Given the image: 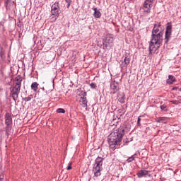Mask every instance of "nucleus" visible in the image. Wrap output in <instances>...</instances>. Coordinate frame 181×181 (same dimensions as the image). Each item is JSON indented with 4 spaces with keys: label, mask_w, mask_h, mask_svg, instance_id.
<instances>
[{
    "label": "nucleus",
    "mask_w": 181,
    "mask_h": 181,
    "mask_svg": "<svg viewBox=\"0 0 181 181\" xmlns=\"http://www.w3.org/2000/svg\"><path fill=\"white\" fill-rule=\"evenodd\" d=\"M134 160H135V156H132L131 157H129V158H127V162L128 163H131V162H132V161H134Z\"/></svg>",
    "instance_id": "22"
},
{
    "label": "nucleus",
    "mask_w": 181,
    "mask_h": 181,
    "mask_svg": "<svg viewBox=\"0 0 181 181\" xmlns=\"http://www.w3.org/2000/svg\"><path fill=\"white\" fill-rule=\"evenodd\" d=\"M129 63H131V57L126 56L122 62L121 66L122 67H128Z\"/></svg>",
    "instance_id": "12"
},
{
    "label": "nucleus",
    "mask_w": 181,
    "mask_h": 181,
    "mask_svg": "<svg viewBox=\"0 0 181 181\" xmlns=\"http://www.w3.org/2000/svg\"><path fill=\"white\" fill-rule=\"evenodd\" d=\"M38 89H39V83H37V82H33L31 84V90H33L34 93H36V91H37Z\"/></svg>",
    "instance_id": "16"
},
{
    "label": "nucleus",
    "mask_w": 181,
    "mask_h": 181,
    "mask_svg": "<svg viewBox=\"0 0 181 181\" xmlns=\"http://www.w3.org/2000/svg\"><path fill=\"white\" fill-rule=\"evenodd\" d=\"M172 22H168L167 23V26L165 28V43L168 45L169 43V40H170V37H172Z\"/></svg>",
    "instance_id": "5"
},
{
    "label": "nucleus",
    "mask_w": 181,
    "mask_h": 181,
    "mask_svg": "<svg viewBox=\"0 0 181 181\" xmlns=\"http://www.w3.org/2000/svg\"><path fill=\"white\" fill-rule=\"evenodd\" d=\"M137 125L138 127H141V117H138Z\"/></svg>",
    "instance_id": "30"
},
{
    "label": "nucleus",
    "mask_w": 181,
    "mask_h": 181,
    "mask_svg": "<svg viewBox=\"0 0 181 181\" xmlns=\"http://www.w3.org/2000/svg\"><path fill=\"white\" fill-rule=\"evenodd\" d=\"M94 11V13H93V16L95 18H101V12L100 11V10L97 9V8H93Z\"/></svg>",
    "instance_id": "18"
},
{
    "label": "nucleus",
    "mask_w": 181,
    "mask_h": 181,
    "mask_svg": "<svg viewBox=\"0 0 181 181\" xmlns=\"http://www.w3.org/2000/svg\"><path fill=\"white\" fill-rule=\"evenodd\" d=\"M162 36V35L159 34H151V39L148 47L149 54L155 53V52L162 46V43L163 42Z\"/></svg>",
    "instance_id": "2"
},
{
    "label": "nucleus",
    "mask_w": 181,
    "mask_h": 181,
    "mask_svg": "<svg viewBox=\"0 0 181 181\" xmlns=\"http://www.w3.org/2000/svg\"><path fill=\"white\" fill-rule=\"evenodd\" d=\"M119 95H118V102L121 103V104H124V103H125V94L122 93V94H119Z\"/></svg>",
    "instance_id": "17"
},
{
    "label": "nucleus",
    "mask_w": 181,
    "mask_h": 181,
    "mask_svg": "<svg viewBox=\"0 0 181 181\" xmlns=\"http://www.w3.org/2000/svg\"><path fill=\"white\" fill-rule=\"evenodd\" d=\"M21 87H22V77L18 76L16 77L13 81L12 88L11 90V95L13 97V100L16 103L18 98H19V94L21 93Z\"/></svg>",
    "instance_id": "3"
},
{
    "label": "nucleus",
    "mask_w": 181,
    "mask_h": 181,
    "mask_svg": "<svg viewBox=\"0 0 181 181\" xmlns=\"http://www.w3.org/2000/svg\"><path fill=\"white\" fill-rule=\"evenodd\" d=\"M0 181H2V178L0 179Z\"/></svg>",
    "instance_id": "35"
},
{
    "label": "nucleus",
    "mask_w": 181,
    "mask_h": 181,
    "mask_svg": "<svg viewBox=\"0 0 181 181\" xmlns=\"http://www.w3.org/2000/svg\"><path fill=\"white\" fill-rule=\"evenodd\" d=\"M152 4H153V0H145L143 6L145 12H149L151 11L153 6Z\"/></svg>",
    "instance_id": "9"
},
{
    "label": "nucleus",
    "mask_w": 181,
    "mask_h": 181,
    "mask_svg": "<svg viewBox=\"0 0 181 181\" xmlns=\"http://www.w3.org/2000/svg\"><path fill=\"white\" fill-rule=\"evenodd\" d=\"M176 82V78L173 75L168 76V79L167 80L168 84H173V83Z\"/></svg>",
    "instance_id": "15"
},
{
    "label": "nucleus",
    "mask_w": 181,
    "mask_h": 181,
    "mask_svg": "<svg viewBox=\"0 0 181 181\" xmlns=\"http://www.w3.org/2000/svg\"><path fill=\"white\" fill-rule=\"evenodd\" d=\"M121 144H110V148L112 151H115L116 149L119 148Z\"/></svg>",
    "instance_id": "21"
},
{
    "label": "nucleus",
    "mask_w": 181,
    "mask_h": 181,
    "mask_svg": "<svg viewBox=\"0 0 181 181\" xmlns=\"http://www.w3.org/2000/svg\"><path fill=\"white\" fill-rule=\"evenodd\" d=\"M30 100H32V97L31 96H28L25 98H23V101H25V103H28V101H30Z\"/></svg>",
    "instance_id": "25"
},
{
    "label": "nucleus",
    "mask_w": 181,
    "mask_h": 181,
    "mask_svg": "<svg viewBox=\"0 0 181 181\" xmlns=\"http://www.w3.org/2000/svg\"><path fill=\"white\" fill-rule=\"evenodd\" d=\"M130 129L131 127L128 125L127 127H120L115 132L110 133L107 137L109 145H121L125 132H128Z\"/></svg>",
    "instance_id": "1"
},
{
    "label": "nucleus",
    "mask_w": 181,
    "mask_h": 181,
    "mask_svg": "<svg viewBox=\"0 0 181 181\" xmlns=\"http://www.w3.org/2000/svg\"><path fill=\"white\" fill-rule=\"evenodd\" d=\"M103 158L101 157H98L95 160V164L93 165V173L95 177L101 176V172L103 171Z\"/></svg>",
    "instance_id": "4"
},
{
    "label": "nucleus",
    "mask_w": 181,
    "mask_h": 181,
    "mask_svg": "<svg viewBox=\"0 0 181 181\" xmlns=\"http://www.w3.org/2000/svg\"><path fill=\"white\" fill-rule=\"evenodd\" d=\"M11 2V0H5V6L8 8V5H9V3Z\"/></svg>",
    "instance_id": "31"
},
{
    "label": "nucleus",
    "mask_w": 181,
    "mask_h": 181,
    "mask_svg": "<svg viewBox=\"0 0 181 181\" xmlns=\"http://www.w3.org/2000/svg\"><path fill=\"white\" fill-rule=\"evenodd\" d=\"M172 90H177V87H173V88H172Z\"/></svg>",
    "instance_id": "34"
},
{
    "label": "nucleus",
    "mask_w": 181,
    "mask_h": 181,
    "mask_svg": "<svg viewBox=\"0 0 181 181\" xmlns=\"http://www.w3.org/2000/svg\"><path fill=\"white\" fill-rule=\"evenodd\" d=\"M170 103H172V104H175V105L180 103L179 100H171Z\"/></svg>",
    "instance_id": "28"
},
{
    "label": "nucleus",
    "mask_w": 181,
    "mask_h": 181,
    "mask_svg": "<svg viewBox=\"0 0 181 181\" xmlns=\"http://www.w3.org/2000/svg\"><path fill=\"white\" fill-rule=\"evenodd\" d=\"M5 124L7 127L12 125V117L10 113H6L5 115Z\"/></svg>",
    "instance_id": "11"
},
{
    "label": "nucleus",
    "mask_w": 181,
    "mask_h": 181,
    "mask_svg": "<svg viewBox=\"0 0 181 181\" xmlns=\"http://www.w3.org/2000/svg\"><path fill=\"white\" fill-rule=\"evenodd\" d=\"M79 102L83 108L87 107V97L84 96L83 98H80Z\"/></svg>",
    "instance_id": "14"
},
{
    "label": "nucleus",
    "mask_w": 181,
    "mask_h": 181,
    "mask_svg": "<svg viewBox=\"0 0 181 181\" xmlns=\"http://www.w3.org/2000/svg\"><path fill=\"white\" fill-rule=\"evenodd\" d=\"M66 169H67V170H70V169H71V163H69V165Z\"/></svg>",
    "instance_id": "32"
},
{
    "label": "nucleus",
    "mask_w": 181,
    "mask_h": 181,
    "mask_svg": "<svg viewBox=\"0 0 181 181\" xmlns=\"http://www.w3.org/2000/svg\"><path fill=\"white\" fill-rule=\"evenodd\" d=\"M123 142L124 144H128V142H129V141L128 140V139L126 138L124 140H123Z\"/></svg>",
    "instance_id": "33"
},
{
    "label": "nucleus",
    "mask_w": 181,
    "mask_h": 181,
    "mask_svg": "<svg viewBox=\"0 0 181 181\" xmlns=\"http://www.w3.org/2000/svg\"><path fill=\"white\" fill-rule=\"evenodd\" d=\"M57 112H58L59 114H64V112H66V110H64V109L63 108H58L57 110Z\"/></svg>",
    "instance_id": "23"
},
{
    "label": "nucleus",
    "mask_w": 181,
    "mask_h": 181,
    "mask_svg": "<svg viewBox=\"0 0 181 181\" xmlns=\"http://www.w3.org/2000/svg\"><path fill=\"white\" fill-rule=\"evenodd\" d=\"M90 87L91 88H95V87H97V85H95V83H91L90 84Z\"/></svg>",
    "instance_id": "29"
},
{
    "label": "nucleus",
    "mask_w": 181,
    "mask_h": 181,
    "mask_svg": "<svg viewBox=\"0 0 181 181\" xmlns=\"http://www.w3.org/2000/svg\"><path fill=\"white\" fill-rule=\"evenodd\" d=\"M149 171L148 170H141L140 171H139L137 173V176L138 177H144L145 176H148V173Z\"/></svg>",
    "instance_id": "13"
},
{
    "label": "nucleus",
    "mask_w": 181,
    "mask_h": 181,
    "mask_svg": "<svg viewBox=\"0 0 181 181\" xmlns=\"http://www.w3.org/2000/svg\"><path fill=\"white\" fill-rule=\"evenodd\" d=\"M113 42L114 37L111 34L106 35L105 38L103 40V47L105 49H110L112 46Z\"/></svg>",
    "instance_id": "6"
},
{
    "label": "nucleus",
    "mask_w": 181,
    "mask_h": 181,
    "mask_svg": "<svg viewBox=\"0 0 181 181\" xmlns=\"http://www.w3.org/2000/svg\"><path fill=\"white\" fill-rule=\"evenodd\" d=\"M77 94L79 97H81V98L83 97H87V92L83 90H78Z\"/></svg>",
    "instance_id": "19"
},
{
    "label": "nucleus",
    "mask_w": 181,
    "mask_h": 181,
    "mask_svg": "<svg viewBox=\"0 0 181 181\" xmlns=\"http://www.w3.org/2000/svg\"><path fill=\"white\" fill-rule=\"evenodd\" d=\"M67 4V8H70V5H71V0H65Z\"/></svg>",
    "instance_id": "27"
},
{
    "label": "nucleus",
    "mask_w": 181,
    "mask_h": 181,
    "mask_svg": "<svg viewBox=\"0 0 181 181\" xmlns=\"http://www.w3.org/2000/svg\"><path fill=\"white\" fill-rule=\"evenodd\" d=\"M110 89L112 94H115L116 93H117V91L119 90V84L118 83V82L113 81L110 84Z\"/></svg>",
    "instance_id": "10"
},
{
    "label": "nucleus",
    "mask_w": 181,
    "mask_h": 181,
    "mask_svg": "<svg viewBox=\"0 0 181 181\" xmlns=\"http://www.w3.org/2000/svg\"><path fill=\"white\" fill-rule=\"evenodd\" d=\"M3 61H4V53L2 52V51H0V63H2Z\"/></svg>",
    "instance_id": "26"
},
{
    "label": "nucleus",
    "mask_w": 181,
    "mask_h": 181,
    "mask_svg": "<svg viewBox=\"0 0 181 181\" xmlns=\"http://www.w3.org/2000/svg\"><path fill=\"white\" fill-rule=\"evenodd\" d=\"M51 13L53 16H56L55 19L59 18V15H60V10H59V2H55L52 6Z\"/></svg>",
    "instance_id": "7"
},
{
    "label": "nucleus",
    "mask_w": 181,
    "mask_h": 181,
    "mask_svg": "<svg viewBox=\"0 0 181 181\" xmlns=\"http://www.w3.org/2000/svg\"><path fill=\"white\" fill-rule=\"evenodd\" d=\"M156 122H166V121H168V117H158L156 119Z\"/></svg>",
    "instance_id": "20"
},
{
    "label": "nucleus",
    "mask_w": 181,
    "mask_h": 181,
    "mask_svg": "<svg viewBox=\"0 0 181 181\" xmlns=\"http://www.w3.org/2000/svg\"><path fill=\"white\" fill-rule=\"evenodd\" d=\"M160 108L162 111H168V107L165 105H162L160 106Z\"/></svg>",
    "instance_id": "24"
},
{
    "label": "nucleus",
    "mask_w": 181,
    "mask_h": 181,
    "mask_svg": "<svg viewBox=\"0 0 181 181\" xmlns=\"http://www.w3.org/2000/svg\"><path fill=\"white\" fill-rule=\"evenodd\" d=\"M152 35H163L162 33V25L160 24V23L154 25V27L152 30Z\"/></svg>",
    "instance_id": "8"
}]
</instances>
